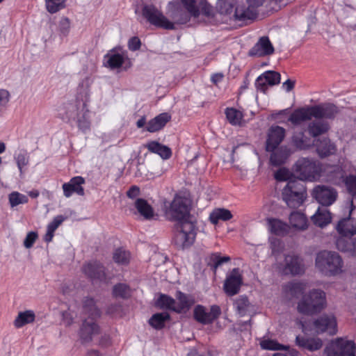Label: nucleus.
<instances>
[{
	"label": "nucleus",
	"instance_id": "5",
	"mask_svg": "<svg viewBox=\"0 0 356 356\" xmlns=\"http://www.w3.org/2000/svg\"><path fill=\"white\" fill-rule=\"evenodd\" d=\"M295 176L304 181H314L321 176V167L318 162L309 158H300L293 165Z\"/></svg>",
	"mask_w": 356,
	"mask_h": 356
},
{
	"label": "nucleus",
	"instance_id": "61",
	"mask_svg": "<svg viewBox=\"0 0 356 356\" xmlns=\"http://www.w3.org/2000/svg\"><path fill=\"white\" fill-rule=\"evenodd\" d=\"M336 246L338 250L341 252H346L347 251L348 248V236H343L341 235V236L337 238L336 241Z\"/></svg>",
	"mask_w": 356,
	"mask_h": 356
},
{
	"label": "nucleus",
	"instance_id": "64",
	"mask_svg": "<svg viewBox=\"0 0 356 356\" xmlns=\"http://www.w3.org/2000/svg\"><path fill=\"white\" fill-rule=\"evenodd\" d=\"M348 250L345 252H347L352 256H356V238L348 236Z\"/></svg>",
	"mask_w": 356,
	"mask_h": 356
},
{
	"label": "nucleus",
	"instance_id": "7",
	"mask_svg": "<svg viewBox=\"0 0 356 356\" xmlns=\"http://www.w3.org/2000/svg\"><path fill=\"white\" fill-rule=\"evenodd\" d=\"M143 17L152 25L166 30H174V23L170 22L163 14L153 5H144L142 8Z\"/></svg>",
	"mask_w": 356,
	"mask_h": 356
},
{
	"label": "nucleus",
	"instance_id": "27",
	"mask_svg": "<svg viewBox=\"0 0 356 356\" xmlns=\"http://www.w3.org/2000/svg\"><path fill=\"white\" fill-rule=\"evenodd\" d=\"M316 151L321 158L328 156L335 152V145L328 138H323L316 141Z\"/></svg>",
	"mask_w": 356,
	"mask_h": 356
},
{
	"label": "nucleus",
	"instance_id": "41",
	"mask_svg": "<svg viewBox=\"0 0 356 356\" xmlns=\"http://www.w3.org/2000/svg\"><path fill=\"white\" fill-rule=\"evenodd\" d=\"M329 127L327 123L312 122L309 124L308 132L312 137L318 136L327 131Z\"/></svg>",
	"mask_w": 356,
	"mask_h": 356
},
{
	"label": "nucleus",
	"instance_id": "3",
	"mask_svg": "<svg viewBox=\"0 0 356 356\" xmlns=\"http://www.w3.org/2000/svg\"><path fill=\"white\" fill-rule=\"evenodd\" d=\"M296 323L305 334L314 330L317 334L328 332L334 335L337 332V319L332 314H323L312 322L298 320Z\"/></svg>",
	"mask_w": 356,
	"mask_h": 356
},
{
	"label": "nucleus",
	"instance_id": "8",
	"mask_svg": "<svg viewBox=\"0 0 356 356\" xmlns=\"http://www.w3.org/2000/svg\"><path fill=\"white\" fill-rule=\"evenodd\" d=\"M354 341L337 338L323 350V356H356Z\"/></svg>",
	"mask_w": 356,
	"mask_h": 356
},
{
	"label": "nucleus",
	"instance_id": "43",
	"mask_svg": "<svg viewBox=\"0 0 356 356\" xmlns=\"http://www.w3.org/2000/svg\"><path fill=\"white\" fill-rule=\"evenodd\" d=\"M343 182L352 199L356 200V175L343 176Z\"/></svg>",
	"mask_w": 356,
	"mask_h": 356
},
{
	"label": "nucleus",
	"instance_id": "9",
	"mask_svg": "<svg viewBox=\"0 0 356 356\" xmlns=\"http://www.w3.org/2000/svg\"><path fill=\"white\" fill-rule=\"evenodd\" d=\"M221 314V309L217 305H211L209 311L204 306L197 305L193 310V318L197 322L202 325H209L218 319Z\"/></svg>",
	"mask_w": 356,
	"mask_h": 356
},
{
	"label": "nucleus",
	"instance_id": "56",
	"mask_svg": "<svg viewBox=\"0 0 356 356\" xmlns=\"http://www.w3.org/2000/svg\"><path fill=\"white\" fill-rule=\"evenodd\" d=\"M295 175L285 168L279 169L275 174V178L277 181H288L295 177Z\"/></svg>",
	"mask_w": 356,
	"mask_h": 356
},
{
	"label": "nucleus",
	"instance_id": "25",
	"mask_svg": "<svg viewBox=\"0 0 356 356\" xmlns=\"http://www.w3.org/2000/svg\"><path fill=\"white\" fill-rule=\"evenodd\" d=\"M296 343L299 347L312 352L318 350L323 346V341L319 338H305L304 337L297 336Z\"/></svg>",
	"mask_w": 356,
	"mask_h": 356
},
{
	"label": "nucleus",
	"instance_id": "45",
	"mask_svg": "<svg viewBox=\"0 0 356 356\" xmlns=\"http://www.w3.org/2000/svg\"><path fill=\"white\" fill-rule=\"evenodd\" d=\"M304 181V180L299 179V178L295 177L293 179L289 180L284 188H289L291 191L307 194L306 186Z\"/></svg>",
	"mask_w": 356,
	"mask_h": 356
},
{
	"label": "nucleus",
	"instance_id": "35",
	"mask_svg": "<svg viewBox=\"0 0 356 356\" xmlns=\"http://www.w3.org/2000/svg\"><path fill=\"white\" fill-rule=\"evenodd\" d=\"M170 316L168 312L156 313L149 319V324L156 330H161L165 327V323L170 320Z\"/></svg>",
	"mask_w": 356,
	"mask_h": 356
},
{
	"label": "nucleus",
	"instance_id": "12",
	"mask_svg": "<svg viewBox=\"0 0 356 356\" xmlns=\"http://www.w3.org/2000/svg\"><path fill=\"white\" fill-rule=\"evenodd\" d=\"M286 130L278 125L271 126L267 134V138L265 144V149L266 152H272L280 146V143L285 138Z\"/></svg>",
	"mask_w": 356,
	"mask_h": 356
},
{
	"label": "nucleus",
	"instance_id": "49",
	"mask_svg": "<svg viewBox=\"0 0 356 356\" xmlns=\"http://www.w3.org/2000/svg\"><path fill=\"white\" fill-rule=\"evenodd\" d=\"M67 0H44L47 11L51 14L56 13L65 7Z\"/></svg>",
	"mask_w": 356,
	"mask_h": 356
},
{
	"label": "nucleus",
	"instance_id": "40",
	"mask_svg": "<svg viewBox=\"0 0 356 356\" xmlns=\"http://www.w3.org/2000/svg\"><path fill=\"white\" fill-rule=\"evenodd\" d=\"M231 258L228 256L221 257L220 253L214 252L211 254L209 257L207 265L211 266V269L216 273L217 268L223 263L228 262Z\"/></svg>",
	"mask_w": 356,
	"mask_h": 356
},
{
	"label": "nucleus",
	"instance_id": "4",
	"mask_svg": "<svg viewBox=\"0 0 356 356\" xmlns=\"http://www.w3.org/2000/svg\"><path fill=\"white\" fill-rule=\"evenodd\" d=\"M315 264L324 275L333 276L341 272L343 260L335 252L323 250L316 254Z\"/></svg>",
	"mask_w": 356,
	"mask_h": 356
},
{
	"label": "nucleus",
	"instance_id": "62",
	"mask_svg": "<svg viewBox=\"0 0 356 356\" xmlns=\"http://www.w3.org/2000/svg\"><path fill=\"white\" fill-rule=\"evenodd\" d=\"M15 159L17 167L22 172L23 167L29 163V156L25 154L20 153L17 156Z\"/></svg>",
	"mask_w": 356,
	"mask_h": 356
},
{
	"label": "nucleus",
	"instance_id": "50",
	"mask_svg": "<svg viewBox=\"0 0 356 356\" xmlns=\"http://www.w3.org/2000/svg\"><path fill=\"white\" fill-rule=\"evenodd\" d=\"M292 143L298 149H305L309 146L307 138L303 131L295 133L292 136Z\"/></svg>",
	"mask_w": 356,
	"mask_h": 356
},
{
	"label": "nucleus",
	"instance_id": "1",
	"mask_svg": "<svg viewBox=\"0 0 356 356\" xmlns=\"http://www.w3.org/2000/svg\"><path fill=\"white\" fill-rule=\"evenodd\" d=\"M190 211L187 200L178 195L165 210V216L170 220L177 222L172 243L179 250L190 248L197 236V222Z\"/></svg>",
	"mask_w": 356,
	"mask_h": 356
},
{
	"label": "nucleus",
	"instance_id": "51",
	"mask_svg": "<svg viewBox=\"0 0 356 356\" xmlns=\"http://www.w3.org/2000/svg\"><path fill=\"white\" fill-rule=\"evenodd\" d=\"M227 120L233 125L238 124L242 118V113L234 108H227L225 110Z\"/></svg>",
	"mask_w": 356,
	"mask_h": 356
},
{
	"label": "nucleus",
	"instance_id": "33",
	"mask_svg": "<svg viewBox=\"0 0 356 356\" xmlns=\"http://www.w3.org/2000/svg\"><path fill=\"white\" fill-rule=\"evenodd\" d=\"M305 289L306 284L302 282H290L284 286V291L295 298L305 295Z\"/></svg>",
	"mask_w": 356,
	"mask_h": 356
},
{
	"label": "nucleus",
	"instance_id": "19",
	"mask_svg": "<svg viewBox=\"0 0 356 356\" xmlns=\"http://www.w3.org/2000/svg\"><path fill=\"white\" fill-rule=\"evenodd\" d=\"M84 183L85 179L82 177L77 176L72 178L69 182L63 184L64 195L69 197L74 193L79 195H84V189L81 186Z\"/></svg>",
	"mask_w": 356,
	"mask_h": 356
},
{
	"label": "nucleus",
	"instance_id": "54",
	"mask_svg": "<svg viewBox=\"0 0 356 356\" xmlns=\"http://www.w3.org/2000/svg\"><path fill=\"white\" fill-rule=\"evenodd\" d=\"M184 8L187 10L193 17H198L200 12V8L196 5L195 0H181Z\"/></svg>",
	"mask_w": 356,
	"mask_h": 356
},
{
	"label": "nucleus",
	"instance_id": "15",
	"mask_svg": "<svg viewBox=\"0 0 356 356\" xmlns=\"http://www.w3.org/2000/svg\"><path fill=\"white\" fill-rule=\"evenodd\" d=\"M274 47L268 36H263L249 51L250 56L264 57L272 55L274 53Z\"/></svg>",
	"mask_w": 356,
	"mask_h": 356
},
{
	"label": "nucleus",
	"instance_id": "34",
	"mask_svg": "<svg viewBox=\"0 0 356 356\" xmlns=\"http://www.w3.org/2000/svg\"><path fill=\"white\" fill-rule=\"evenodd\" d=\"M112 296L115 298L127 300L131 296V289L125 283H118L113 286Z\"/></svg>",
	"mask_w": 356,
	"mask_h": 356
},
{
	"label": "nucleus",
	"instance_id": "10",
	"mask_svg": "<svg viewBox=\"0 0 356 356\" xmlns=\"http://www.w3.org/2000/svg\"><path fill=\"white\" fill-rule=\"evenodd\" d=\"M312 195L320 204L328 207L336 201L337 192L332 187L318 185L313 188Z\"/></svg>",
	"mask_w": 356,
	"mask_h": 356
},
{
	"label": "nucleus",
	"instance_id": "48",
	"mask_svg": "<svg viewBox=\"0 0 356 356\" xmlns=\"http://www.w3.org/2000/svg\"><path fill=\"white\" fill-rule=\"evenodd\" d=\"M261 348L264 350H287L289 346L279 343L276 340L265 339L260 343Z\"/></svg>",
	"mask_w": 356,
	"mask_h": 356
},
{
	"label": "nucleus",
	"instance_id": "36",
	"mask_svg": "<svg viewBox=\"0 0 356 356\" xmlns=\"http://www.w3.org/2000/svg\"><path fill=\"white\" fill-rule=\"evenodd\" d=\"M233 216L231 211L224 208L214 209L209 216V220L213 225L218 224L220 220L227 221L232 218Z\"/></svg>",
	"mask_w": 356,
	"mask_h": 356
},
{
	"label": "nucleus",
	"instance_id": "30",
	"mask_svg": "<svg viewBox=\"0 0 356 356\" xmlns=\"http://www.w3.org/2000/svg\"><path fill=\"white\" fill-rule=\"evenodd\" d=\"M269 231L277 236H284L288 232L287 224L277 218H267Z\"/></svg>",
	"mask_w": 356,
	"mask_h": 356
},
{
	"label": "nucleus",
	"instance_id": "16",
	"mask_svg": "<svg viewBox=\"0 0 356 356\" xmlns=\"http://www.w3.org/2000/svg\"><path fill=\"white\" fill-rule=\"evenodd\" d=\"M65 115L69 121L75 120L86 108V103L76 99L64 104Z\"/></svg>",
	"mask_w": 356,
	"mask_h": 356
},
{
	"label": "nucleus",
	"instance_id": "29",
	"mask_svg": "<svg viewBox=\"0 0 356 356\" xmlns=\"http://www.w3.org/2000/svg\"><path fill=\"white\" fill-rule=\"evenodd\" d=\"M258 15L257 9L248 5L247 8L245 6H238L234 11V17L236 19L245 21L247 19H254Z\"/></svg>",
	"mask_w": 356,
	"mask_h": 356
},
{
	"label": "nucleus",
	"instance_id": "57",
	"mask_svg": "<svg viewBox=\"0 0 356 356\" xmlns=\"http://www.w3.org/2000/svg\"><path fill=\"white\" fill-rule=\"evenodd\" d=\"M58 29L60 33L66 36L70 30V21L67 17H62L59 22Z\"/></svg>",
	"mask_w": 356,
	"mask_h": 356
},
{
	"label": "nucleus",
	"instance_id": "42",
	"mask_svg": "<svg viewBox=\"0 0 356 356\" xmlns=\"http://www.w3.org/2000/svg\"><path fill=\"white\" fill-rule=\"evenodd\" d=\"M192 15L187 10H184L181 8H176L172 13V17L175 23L179 24H185L188 22Z\"/></svg>",
	"mask_w": 356,
	"mask_h": 356
},
{
	"label": "nucleus",
	"instance_id": "14",
	"mask_svg": "<svg viewBox=\"0 0 356 356\" xmlns=\"http://www.w3.org/2000/svg\"><path fill=\"white\" fill-rule=\"evenodd\" d=\"M99 326L94 322V319L88 318L83 321L79 330V337L82 343H89L92 338L99 334Z\"/></svg>",
	"mask_w": 356,
	"mask_h": 356
},
{
	"label": "nucleus",
	"instance_id": "63",
	"mask_svg": "<svg viewBox=\"0 0 356 356\" xmlns=\"http://www.w3.org/2000/svg\"><path fill=\"white\" fill-rule=\"evenodd\" d=\"M268 83L265 81L261 75L259 76L255 81V86L257 90L263 92H266L268 90Z\"/></svg>",
	"mask_w": 356,
	"mask_h": 356
},
{
	"label": "nucleus",
	"instance_id": "20",
	"mask_svg": "<svg viewBox=\"0 0 356 356\" xmlns=\"http://www.w3.org/2000/svg\"><path fill=\"white\" fill-rule=\"evenodd\" d=\"M307 194L300 192L291 191L290 189L284 188L282 191V198L288 207L298 208L302 204Z\"/></svg>",
	"mask_w": 356,
	"mask_h": 356
},
{
	"label": "nucleus",
	"instance_id": "46",
	"mask_svg": "<svg viewBox=\"0 0 356 356\" xmlns=\"http://www.w3.org/2000/svg\"><path fill=\"white\" fill-rule=\"evenodd\" d=\"M113 259L118 264L127 265L130 261V253L122 248H118L113 253Z\"/></svg>",
	"mask_w": 356,
	"mask_h": 356
},
{
	"label": "nucleus",
	"instance_id": "32",
	"mask_svg": "<svg viewBox=\"0 0 356 356\" xmlns=\"http://www.w3.org/2000/svg\"><path fill=\"white\" fill-rule=\"evenodd\" d=\"M289 222L293 228L300 230H305L308 227L306 216L299 211H293L290 214Z\"/></svg>",
	"mask_w": 356,
	"mask_h": 356
},
{
	"label": "nucleus",
	"instance_id": "52",
	"mask_svg": "<svg viewBox=\"0 0 356 356\" xmlns=\"http://www.w3.org/2000/svg\"><path fill=\"white\" fill-rule=\"evenodd\" d=\"M8 199L11 207H17L21 204H26L29 201L27 196L19 192L11 193L9 195Z\"/></svg>",
	"mask_w": 356,
	"mask_h": 356
},
{
	"label": "nucleus",
	"instance_id": "55",
	"mask_svg": "<svg viewBox=\"0 0 356 356\" xmlns=\"http://www.w3.org/2000/svg\"><path fill=\"white\" fill-rule=\"evenodd\" d=\"M88 111V110L87 109L76 119L77 120V126L79 129L84 133L89 131L90 127V122L86 118V113Z\"/></svg>",
	"mask_w": 356,
	"mask_h": 356
},
{
	"label": "nucleus",
	"instance_id": "37",
	"mask_svg": "<svg viewBox=\"0 0 356 356\" xmlns=\"http://www.w3.org/2000/svg\"><path fill=\"white\" fill-rule=\"evenodd\" d=\"M35 315L33 311L26 310L25 312H21L18 314L16 317L14 325L16 327L19 328L24 325L34 322Z\"/></svg>",
	"mask_w": 356,
	"mask_h": 356
},
{
	"label": "nucleus",
	"instance_id": "60",
	"mask_svg": "<svg viewBox=\"0 0 356 356\" xmlns=\"http://www.w3.org/2000/svg\"><path fill=\"white\" fill-rule=\"evenodd\" d=\"M67 218L62 215L56 216L54 220L48 225L47 227L53 231L56 229L62 224V222Z\"/></svg>",
	"mask_w": 356,
	"mask_h": 356
},
{
	"label": "nucleus",
	"instance_id": "23",
	"mask_svg": "<svg viewBox=\"0 0 356 356\" xmlns=\"http://www.w3.org/2000/svg\"><path fill=\"white\" fill-rule=\"evenodd\" d=\"M134 207L137 209L138 213L147 220H152L157 216L153 207L143 198H138L134 202Z\"/></svg>",
	"mask_w": 356,
	"mask_h": 356
},
{
	"label": "nucleus",
	"instance_id": "6",
	"mask_svg": "<svg viewBox=\"0 0 356 356\" xmlns=\"http://www.w3.org/2000/svg\"><path fill=\"white\" fill-rule=\"evenodd\" d=\"M278 268L284 275L295 277L302 275L305 273L304 259L295 253L286 254L283 263L279 264Z\"/></svg>",
	"mask_w": 356,
	"mask_h": 356
},
{
	"label": "nucleus",
	"instance_id": "17",
	"mask_svg": "<svg viewBox=\"0 0 356 356\" xmlns=\"http://www.w3.org/2000/svg\"><path fill=\"white\" fill-rule=\"evenodd\" d=\"M312 110L314 118L316 119H332L339 113L338 108L331 103L312 106Z\"/></svg>",
	"mask_w": 356,
	"mask_h": 356
},
{
	"label": "nucleus",
	"instance_id": "21",
	"mask_svg": "<svg viewBox=\"0 0 356 356\" xmlns=\"http://www.w3.org/2000/svg\"><path fill=\"white\" fill-rule=\"evenodd\" d=\"M352 210L347 218L340 220L337 225V230L343 236H352L356 234V220L350 217Z\"/></svg>",
	"mask_w": 356,
	"mask_h": 356
},
{
	"label": "nucleus",
	"instance_id": "58",
	"mask_svg": "<svg viewBox=\"0 0 356 356\" xmlns=\"http://www.w3.org/2000/svg\"><path fill=\"white\" fill-rule=\"evenodd\" d=\"M38 237V236L37 232H29L24 241V245L25 246V248H31L33 245V244L35 242Z\"/></svg>",
	"mask_w": 356,
	"mask_h": 356
},
{
	"label": "nucleus",
	"instance_id": "28",
	"mask_svg": "<svg viewBox=\"0 0 356 356\" xmlns=\"http://www.w3.org/2000/svg\"><path fill=\"white\" fill-rule=\"evenodd\" d=\"M176 298L178 303H175V308H173V311L178 314L188 311L195 302L190 296L181 291L177 292Z\"/></svg>",
	"mask_w": 356,
	"mask_h": 356
},
{
	"label": "nucleus",
	"instance_id": "13",
	"mask_svg": "<svg viewBox=\"0 0 356 356\" xmlns=\"http://www.w3.org/2000/svg\"><path fill=\"white\" fill-rule=\"evenodd\" d=\"M243 284V277L238 268H234L225 280L223 289L229 296H234L239 292Z\"/></svg>",
	"mask_w": 356,
	"mask_h": 356
},
{
	"label": "nucleus",
	"instance_id": "44",
	"mask_svg": "<svg viewBox=\"0 0 356 356\" xmlns=\"http://www.w3.org/2000/svg\"><path fill=\"white\" fill-rule=\"evenodd\" d=\"M234 305L238 314L243 316L246 314L250 304L246 296H241L235 300Z\"/></svg>",
	"mask_w": 356,
	"mask_h": 356
},
{
	"label": "nucleus",
	"instance_id": "26",
	"mask_svg": "<svg viewBox=\"0 0 356 356\" xmlns=\"http://www.w3.org/2000/svg\"><path fill=\"white\" fill-rule=\"evenodd\" d=\"M145 147L149 152L159 154L163 159H168L172 156L171 149L157 141L152 140L147 143Z\"/></svg>",
	"mask_w": 356,
	"mask_h": 356
},
{
	"label": "nucleus",
	"instance_id": "38",
	"mask_svg": "<svg viewBox=\"0 0 356 356\" xmlns=\"http://www.w3.org/2000/svg\"><path fill=\"white\" fill-rule=\"evenodd\" d=\"M83 312L89 316V318L95 319L101 315L100 310L97 307L93 298H86L83 305Z\"/></svg>",
	"mask_w": 356,
	"mask_h": 356
},
{
	"label": "nucleus",
	"instance_id": "31",
	"mask_svg": "<svg viewBox=\"0 0 356 356\" xmlns=\"http://www.w3.org/2000/svg\"><path fill=\"white\" fill-rule=\"evenodd\" d=\"M331 213L327 209H318L316 213L312 217L313 223L319 227H323L331 222Z\"/></svg>",
	"mask_w": 356,
	"mask_h": 356
},
{
	"label": "nucleus",
	"instance_id": "39",
	"mask_svg": "<svg viewBox=\"0 0 356 356\" xmlns=\"http://www.w3.org/2000/svg\"><path fill=\"white\" fill-rule=\"evenodd\" d=\"M156 307L161 309H170L173 311L175 308V300L172 297L161 293L155 302Z\"/></svg>",
	"mask_w": 356,
	"mask_h": 356
},
{
	"label": "nucleus",
	"instance_id": "59",
	"mask_svg": "<svg viewBox=\"0 0 356 356\" xmlns=\"http://www.w3.org/2000/svg\"><path fill=\"white\" fill-rule=\"evenodd\" d=\"M141 47V42L138 37L134 36L131 38L128 41L129 49L132 51L139 50Z\"/></svg>",
	"mask_w": 356,
	"mask_h": 356
},
{
	"label": "nucleus",
	"instance_id": "2",
	"mask_svg": "<svg viewBox=\"0 0 356 356\" xmlns=\"http://www.w3.org/2000/svg\"><path fill=\"white\" fill-rule=\"evenodd\" d=\"M325 306V293L321 289H312L302 296L297 311L303 315L313 316L319 314Z\"/></svg>",
	"mask_w": 356,
	"mask_h": 356
},
{
	"label": "nucleus",
	"instance_id": "47",
	"mask_svg": "<svg viewBox=\"0 0 356 356\" xmlns=\"http://www.w3.org/2000/svg\"><path fill=\"white\" fill-rule=\"evenodd\" d=\"M106 56L108 57L107 60L108 65L111 69H117L122 67L125 60V56L124 54H120L118 53L113 54L110 56L108 54Z\"/></svg>",
	"mask_w": 356,
	"mask_h": 356
},
{
	"label": "nucleus",
	"instance_id": "22",
	"mask_svg": "<svg viewBox=\"0 0 356 356\" xmlns=\"http://www.w3.org/2000/svg\"><path fill=\"white\" fill-rule=\"evenodd\" d=\"M314 117L312 106L296 109L289 116V121L293 125L300 124L302 122L310 120Z\"/></svg>",
	"mask_w": 356,
	"mask_h": 356
},
{
	"label": "nucleus",
	"instance_id": "24",
	"mask_svg": "<svg viewBox=\"0 0 356 356\" xmlns=\"http://www.w3.org/2000/svg\"><path fill=\"white\" fill-rule=\"evenodd\" d=\"M170 119L171 116L170 114L162 113L148 122L146 129L152 133L158 131L163 129Z\"/></svg>",
	"mask_w": 356,
	"mask_h": 356
},
{
	"label": "nucleus",
	"instance_id": "11",
	"mask_svg": "<svg viewBox=\"0 0 356 356\" xmlns=\"http://www.w3.org/2000/svg\"><path fill=\"white\" fill-rule=\"evenodd\" d=\"M83 272L92 282H107L106 268L99 261H95L83 265Z\"/></svg>",
	"mask_w": 356,
	"mask_h": 356
},
{
	"label": "nucleus",
	"instance_id": "53",
	"mask_svg": "<svg viewBox=\"0 0 356 356\" xmlns=\"http://www.w3.org/2000/svg\"><path fill=\"white\" fill-rule=\"evenodd\" d=\"M261 75L269 86H275L280 82V74L275 71H266Z\"/></svg>",
	"mask_w": 356,
	"mask_h": 356
},
{
	"label": "nucleus",
	"instance_id": "18",
	"mask_svg": "<svg viewBox=\"0 0 356 356\" xmlns=\"http://www.w3.org/2000/svg\"><path fill=\"white\" fill-rule=\"evenodd\" d=\"M293 152L287 145L278 146L275 150L270 152V162L273 166H280L287 161Z\"/></svg>",
	"mask_w": 356,
	"mask_h": 356
}]
</instances>
